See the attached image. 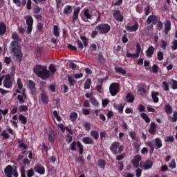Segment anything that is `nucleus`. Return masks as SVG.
Returning a JSON list of instances; mask_svg holds the SVG:
<instances>
[{"instance_id":"nucleus-1","label":"nucleus","mask_w":177,"mask_h":177,"mask_svg":"<svg viewBox=\"0 0 177 177\" xmlns=\"http://www.w3.org/2000/svg\"><path fill=\"white\" fill-rule=\"evenodd\" d=\"M12 38L14 41L10 44V52L12 53L14 57H15L16 62L21 63V60H23V53L21 52V46H20V44H19L20 37H19L17 33H15L12 35Z\"/></svg>"},{"instance_id":"nucleus-2","label":"nucleus","mask_w":177,"mask_h":177,"mask_svg":"<svg viewBox=\"0 0 177 177\" xmlns=\"http://www.w3.org/2000/svg\"><path fill=\"white\" fill-rule=\"evenodd\" d=\"M33 73L41 80H48L50 77V73L46 66L35 65L33 68Z\"/></svg>"},{"instance_id":"nucleus-3","label":"nucleus","mask_w":177,"mask_h":177,"mask_svg":"<svg viewBox=\"0 0 177 177\" xmlns=\"http://www.w3.org/2000/svg\"><path fill=\"white\" fill-rule=\"evenodd\" d=\"M146 145L150 147V154H153V153H154V149L156 150H158V149H161V147H162V141L161 140V138H155L152 141L147 142Z\"/></svg>"},{"instance_id":"nucleus-4","label":"nucleus","mask_w":177,"mask_h":177,"mask_svg":"<svg viewBox=\"0 0 177 177\" xmlns=\"http://www.w3.org/2000/svg\"><path fill=\"white\" fill-rule=\"evenodd\" d=\"M110 150L114 156L121 154L124 151V145H120V142L115 141L111 144Z\"/></svg>"},{"instance_id":"nucleus-5","label":"nucleus","mask_w":177,"mask_h":177,"mask_svg":"<svg viewBox=\"0 0 177 177\" xmlns=\"http://www.w3.org/2000/svg\"><path fill=\"white\" fill-rule=\"evenodd\" d=\"M4 174L6 177H19V173L17 169L15 167L13 169L12 165H9L4 169ZM13 175V176H12Z\"/></svg>"},{"instance_id":"nucleus-6","label":"nucleus","mask_w":177,"mask_h":177,"mask_svg":"<svg viewBox=\"0 0 177 177\" xmlns=\"http://www.w3.org/2000/svg\"><path fill=\"white\" fill-rule=\"evenodd\" d=\"M158 22V17L154 15H149L147 19V24L149 26H147V30H148V31H150V30H151L153 27H154V26L157 24Z\"/></svg>"},{"instance_id":"nucleus-7","label":"nucleus","mask_w":177,"mask_h":177,"mask_svg":"<svg viewBox=\"0 0 177 177\" xmlns=\"http://www.w3.org/2000/svg\"><path fill=\"white\" fill-rule=\"evenodd\" d=\"M95 30H97L101 35L109 34L110 30H111V26L107 24H101L95 27Z\"/></svg>"},{"instance_id":"nucleus-8","label":"nucleus","mask_w":177,"mask_h":177,"mask_svg":"<svg viewBox=\"0 0 177 177\" xmlns=\"http://www.w3.org/2000/svg\"><path fill=\"white\" fill-rule=\"evenodd\" d=\"M24 19H26L28 26L26 33L31 34L32 31V25L34 24V19H32L31 15H26L24 17Z\"/></svg>"},{"instance_id":"nucleus-9","label":"nucleus","mask_w":177,"mask_h":177,"mask_svg":"<svg viewBox=\"0 0 177 177\" xmlns=\"http://www.w3.org/2000/svg\"><path fill=\"white\" fill-rule=\"evenodd\" d=\"M126 30L129 32H136L139 30V22L134 21L129 23L126 26Z\"/></svg>"},{"instance_id":"nucleus-10","label":"nucleus","mask_w":177,"mask_h":177,"mask_svg":"<svg viewBox=\"0 0 177 177\" xmlns=\"http://www.w3.org/2000/svg\"><path fill=\"white\" fill-rule=\"evenodd\" d=\"M118 92H120V84L117 82L111 84L109 86V93L111 96H116Z\"/></svg>"},{"instance_id":"nucleus-11","label":"nucleus","mask_w":177,"mask_h":177,"mask_svg":"<svg viewBox=\"0 0 177 177\" xmlns=\"http://www.w3.org/2000/svg\"><path fill=\"white\" fill-rule=\"evenodd\" d=\"M153 160L148 159L146 161H141L140 163V168H142L145 171H149V169H151L153 168Z\"/></svg>"},{"instance_id":"nucleus-12","label":"nucleus","mask_w":177,"mask_h":177,"mask_svg":"<svg viewBox=\"0 0 177 177\" xmlns=\"http://www.w3.org/2000/svg\"><path fill=\"white\" fill-rule=\"evenodd\" d=\"M3 86L4 88H12L13 86V81L12 80V77L9 75L7 74L5 76V79L3 80Z\"/></svg>"},{"instance_id":"nucleus-13","label":"nucleus","mask_w":177,"mask_h":177,"mask_svg":"<svg viewBox=\"0 0 177 177\" xmlns=\"http://www.w3.org/2000/svg\"><path fill=\"white\" fill-rule=\"evenodd\" d=\"M142 161V156L140 155H136L134 158L131 160V163L132 164L134 168L139 167V162Z\"/></svg>"},{"instance_id":"nucleus-14","label":"nucleus","mask_w":177,"mask_h":177,"mask_svg":"<svg viewBox=\"0 0 177 177\" xmlns=\"http://www.w3.org/2000/svg\"><path fill=\"white\" fill-rule=\"evenodd\" d=\"M34 171L40 175H44L45 174V167L42 165L37 163L34 167Z\"/></svg>"},{"instance_id":"nucleus-15","label":"nucleus","mask_w":177,"mask_h":177,"mask_svg":"<svg viewBox=\"0 0 177 177\" xmlns=\"http://www.w3.org/2000/svg\"><path fill=\"white\" fill-rule=\"evenodd\" d=\"M28 88L30 89L32 95H35L37 88H35V82L32 80H28Z\"/></svg>"},{"instance_id":"nucleus-16","label":"nucleus","mask_w":177,"mask_h":177,"mask_svg":"<svg viewBox=\"0 0 177 177\" xmlns=\"http://www.w3.org/2000/svg\"><path fill=\"white\" fill-rule=\"evenodd\" d=\"M154 50H156V48L153 46H150L145 52L147 57L149 59L153 57V55H154Z\"/></svg>"},{"instance_id":"nucleus-17","label":"nucleus","mask_w":177,"mask_h":177,"mask_svg":"<svg viewBox=\"0 0 177 177\" xmlns=\"http://www.w3.org/2000/svg\"><path fill=\"white\" fill-rule=\"evenodd\" d=\"M84 17L82 18L83 21H88V19L92 20V15L89 12V9H84Z\"/></svg>"},{"instance_id":"nucleus-18","label":"nucleus","mask_w":177,"mask_h":177,"mask_svg":"<svg viewBox=\"0 0 177 177\" xmlns=\"http://www.w3.org/2000/svg\"><path fill=\"white\" fill-rule=\"evenodd\" d=\"M113 17L117 21H124V17L121 15V11L118 10L113 12Z\"/></svg>"},{"instance_id":"nucleus-19","label":"nucleus","mask_w":177,"mask_h":177,"mask_svg":"<svg viewBox=\"0 0 177 177\" xmlns=\"http://www.w3.org/2000/svg\"><path fill=\"white\" fill-rule=\"evenodd\" d=\"M169 31H171V21L166 20L164 28L165 35H168Z\"/></svg>"},{"instance_id":"nucleus-20","label":"nucleus","mask_w":177,"mask_h":177,"mask_svg":"<svg viewBox=\"0 0 177 177\" xmlns=\"http://www.w3.org/2000/svg\"><path fill=\"white\" fill-rule=\"evenodd\" d=\"M41 100L44 104H48V103H49V97L46 95L45 91H43L41 93Z\"/></svg>"},{"instance_id":"nucleus-21","label":"nucleus","mask_w":177,"mask_h":177,"mask_svg":"<svg viewBox=\"0 0 177 177\" xmlns=\"http://www.w3.org/2000/svg\"><path fill=\"white\" fill-rule=\"evenodd\" d=\"M156 132H157V124L152 122L150 124L149 133H151V135H154Z\"/></svg>"},{"instance_id":"nucleus-22","label":"nucleus","mask_w":177,"mask_h":177,"mask_svg":"<svg viewBox=\"0 0 177 177\" xmlns=\"http://www.w3.org/2000/svg\"><path fill=\"white\" fill-rule=\"evenodd\" d=\"M6 33V24L3 22L0 23V37H3Z\"/></svg>"},{"instance_id":"nucleus-23","label":"nucleus","mask_w":177,"mask_h":177,"mask_svg":"<svg viewBox=\"0 0 177 177\" xmlns=\"http://www.w3.org/2000/svg\"><path fill=\"white\" fill-rule=\"evenodd\" d=\"M82 141L84 145H95V141L89 137H84L82 138Z\"/></svg>"},{"instance_id":"nucleus-24","label":"nucleus","mask_w":177,"mask_h":177,"mask_svg":"<svg viewBox=\"0 0 177 177\" xmlns=\"http://www.w3.org/2000/svg\"><path fill=\"white\" fill-rule=\"evenodd\" d=\"M56 136V133L53 130H50L48 132V140L49 142H51V143L55 142V138Z\"/></svg>"},{"instance_id":"nucleus-25","label":"nucleus","mask_w":177,"mask_h":177,"mask_svg":"<svg viewBox=\"0 0 177 177\" xmlns=\"http://www.w3.org/2000/svg\"><path fill=\"white\" fill-rule=\"evenodd\" d=\"M114 69L115 73H117V74H122V75H125V74H127V71H125L122 67L115 66Z\"/></svg>"},{"instance_id":"nucleus-26","label":"nucleus","mask_w":177,"mask_h":177,"mask_svg":"<svg viewBox=\"0 0 177 177\" xmlns=\"http://www.w3.org/2000/svg\"><path fill=\"white\" fill-rule=\"evenodd\" d=\"M80 8H77L74 10L73 12V23H75L77 21V19H78V15L80 14Z\"/></svg>"},{"instance_id":"nucleus-27","label":"nucleus","mask_w":177,"mask_h":177,"mask_svg":"<svg viewBox=\"0 0 177 177\" xmlns=\"http://www.w3.org/2000/svg\"><path fill=\"white\" fill-rule=\"evenodd\" d=\"M126 100L128 103H133V102H135V97L132 93H127L126 95Z\"/></svg>"},{"instance_id":"nucleus-28","label":"nucleus","mask_w":177,"mask_h":177,"mask_svg":"<svg viewBox=\"0 0 177 177\" xmlns=\"http://www.w3.org/2000/svg\"><path fill=\"white\" fill-rule=\"evenodd\" d=\"M158 96H160V93H158V92H153L151 93V97L153 99V102L154 103H158L160 100L158 99Z\"/></svg>"},{"instance_id":"nucleus-29","label":"nucleus","mask_w":177,"mask_h":177,"mask_svg":"<svg viewBox=\"0 0 177 177\" xmlns=\"http://www.w3.org/2000/svg\"><path fill=\"white\" fill-rule=\"evenodd\" d=\"M53 35L56 37V38H59L60 37V32L59 31V26L55 25L53 26Z\"/></svg>"},{"instance_id":"nucleus-30","label":"nucleus","mask_w":177,"mask_h":177,"mask_svg":"<svg viewBox=\"0 0 177 177\" xmlns=\"http://www.w3.org/2000/svg\"><path fill=\"white\" fill-rule=\"evenodd\" d=\"M91 85H92V80L91 79H87L86 82H84V89H90L91 88Z\"/></svg>"},{"instance_id":"nucleus-31","label":"nucleus","mask_w":177,"mask_h":177,"mask_svg":"<svg viewBox=\"0 0 177 177\" xmlns=\"http://www.w3.org/2000/svg\"><path fill=\"white\" fill-rule=\"evenodd\" d=\"M138 92H142V93H146V86L145 84L141 83L138 86Z\"/></svg>"},{"instance_id":"nucleus-32","label":"nucleus","mask_w":177,"mask_h":177,"mask_svg":"<svg viewBox=\"0 0 177 177\" xmlns=\"http://www.w3.org/2000/svg\"><path fill=\"white\" fill-rule=\"evenodd\" d=\"M140 117L145 121V122H147V124H149L151 121L150 118L145 113H140Z\"/></svg>"},{"instance_id":"nucleus-33","label":"nucleus","mask_w":177,"mask_h":177,"mask_svg":"<svg viewBox=\"0 0 177 177\" xmlns=\"http://www.w3.org/2000/svg\"><path fill=\"white\" fill-rule=\"evenodd\" d=\"M77 146L79 148V154L82 156V154H84V145H82L81 142L78 141L77 142Z\"/></svg>"},{"instance_id":"nucleus-34","label":"nucleus","mask_w":177,"mask_h":177,"mask_svg":"<svg viewBox=\"0 0 177 177\" xmlns=\"http://www.w3.org/2000/svg\"><path fill=\"white\" fill-rule=\"evenodd\" d=\"M71 12H73V7H71V6H66L64 8V15H70V13H71Z\"/></svg>"},{"instance_id":"nucleus-35","label":"nucleus","mask_w":177,"mask_h":177,"mask_svg":"<svg viewBox=\"0 0 177 177\" xmlns=\"http://www.w3.org/2000/svg\"><path fill=\"white\" fill-rule=\"evenodd\" d=\"M114 107L120 114L124 113V105L122 104H119L117 106H114Z\"/></svg>"},{"instance_id":"nucleus-36","label":"nucleus","mask_w":177,"mask_h":177,"mask_svg":"<svg viewBox=\"0 0 177 177\" xmlns=\"http://www.w3.org/2000/svg\"><path fill=\"white\" fill-rule=\"evenodd\" d=\"M165 111L167 114H172V106L169 104H167L165 106Z\"/></svg>"},{"instance_id":"nucleus-37","label":"nucleus","mask_w":177,"mask_h":177,"mask_svg":"<svg viewBox=\"0 0 177 177\" xmlns=\"http://www.w3.org/2000/svg\"><path fill=\"white\" fill-rule=\"evenodd\" d=\"M77 118H78V113L76 112H73L70 114V120L74 122V121H77Z\"/></svg>"},{"instance_id":"nucleus-38","label":"nucleus","mask_w":177,"mask_h":177,"mask_svg":"<svg viewBox=\"0 0 177 177\" xmlns=\"http://www.w3.org/2000/svg\"><path fill=\"white\" fill-rule=\"evenodd\" d=\"M90 135L93 138V139H95V140H97V139H99V132H97V131H92Z\"/></svg>"},{"instance_id":"nucleus-39","label":"nucleus","mask_w":177,"mask_h":177,"mask_svg":"<svg viewBox=\"0 0 177 177\" xmlns=\"http://www.w3.org/2000/svg\"><path fill=\"white\" fill-rule=\"evenodd\" d=\"M97 57L99 63H101V64H104V63H106V58H104L103 54L99 53Z\"/></svg>"},{"instance_id":"nucleus-40","label":"nucleus","mask_w":177,"mask_h":177,"mask_svg":"<svg viewBox=\"0 0 177 177\" xmlns=\"http://www.w3.org/2000/svg\"><path fill=\"white\" fill-rule=\"evenodd\" d=\"M169 84L170 85H171V88L173 89H177V81L174 80V79H171L169 81Z\"/></svg>"},{"instance_id":"nucleus-41","label":"nucleus","mask_w":177,"mask_h":177,"mask_svg":"<svg viewBox=\"0 0 177 177\" xmlns=\"http://www.w3.org/2000/svg\"><path fill=\"white\" fill-rule=\"evenodd\" d=\"M19 120L24 125H26L27 124V118H26L24 115L20 114L19 115Z\"/></svg>"},{"instance_id":"nucleus-42","label":"nucleus","mask_w":177,"mask_h":177,"mask_svg":"<svg viewBox=\"0 0 177 177\" xmlns=\"http://www.w3.org/2000/svg\"><path fill=\"white\" fill-rule=\"evenodd\" d=\"M48 70L50 72V74L53 75V74H55L56 71H57V69H56V67H55V65L50 64L48 67Z\"/></svg>"},{"instance_id":"nucleus-43","label":"nucleus","mask_w":177,"mask_h":177,"mask_svg":"<svg viewBox=\"0 0 177 177\" xmlns=\"http://www.w3.org/2000/svg\"><path fill=\"white\" fill-rule=\"evenodd\" d=\"M133 146L134 147V151H136V153H139L140 151V145L138 142H133Z\"/></svg>"},{"instance_id":"nucleus-44","label":"nucleus","mask_w":177,"mask_h":177,"mask_svg":"<svg viewBox=\"0 0 177 177\" xmlns=\"http://www.w3.org/2000/svg\"><path fill=\"white\" fill-rule=\"evenodd\" d=\"M68 81L71 85V86H74L75 85V80L73 78V77L68 75Z\"/></svg>"},{"instance_id":"nucleus-45","label":"nucleus","mask_w":177,"mask_h":177,"mask_svg":"<svg viewBox=\"0 0 177 177\" xmlns=\"http://www.w3.org/2000/svg\"><path fill=\"white\" fill-rule=\"evenodd\" d=\"M167 46H168V42L164 39H162L160 47L162 48V49L165 50L167 49Z\"/></svg>"},{"instance_id":"nucleus-46","label":"nucleus","mask_w":177,"mask_h":177,"mask_svg":"<svg viewBox=\"0 0 177 177\" xmlns=\"http://www.w3.org/2000/svg\"><path fill=\"white\" fill-rule=\"evenodd\" d=\"M70 149L72 150V151H77V141H73L70 145Z\"/></svg>"},{"instance_id":"nucleus-47","label":"nucleus","mask_w":177,"mask_h":177,"mask_svg":"<svg viewBox=\"0 0 177 177\" xmlns=\"http://www.w3.org/2000/svg\"><path fill=\"white\" fill-rule=\"evenodd\" d=\"M140 52H142V47L140 46V44L137 43L136 55H138V57H139V56H140Z\"/></svg>"},{"instance_id":"nucleus-48","label":"nucleus","mask_w":177,"mask_h":177,"mask_svg":"<svg viewBox=\"0 0 177 177\" xmlns=\"http://www.w3.org/2000/svg\"><path fill=\"white\" fill-rule=\"evenodd\" d=\"M19 113H23V111H28V106L27 105H21L19 108Z\"/></svg>"},{"instance_id":"nucleus-49","label":"nucleus","mask_w":177,"mask_h":177,"mask_svg":"<svg viewBox=\"0 0 177 177\" xmlns=\"http://www.w3.org/2000/svg\"><path fill=\"white\" fill-rule=\"evenodd\" d=\"M44 52V48H37L36 49V55L37 57H41L42 56V53Z\"/></svg>"},{"instance_id":"nucleus-50","label":"nucleus","mask_w":177,"mask_h":177,"mask_svg":"<svg viewBox=\"0 0 177 177\" xmlns=\"http://www.w3.org/2000/svg\"><path fill=\"white\" fill-rule=\"evenodd\" d=\"M91 103L93 104V106H95V107H99V101L95 99V97L91 98Z\"/></svg>"},{"instance_id":"nucleus-51","label":"nucleus","mask_w":177,"mask_h":177,"mask_svg":"<svg viewBox=\"0 0 177 177\" xmlns=\"http://www.w3.org/2000/svg\"><path fill=\"white\" fill-rule=\"evenodd\" d=\"M76 44L77 45V48H78V49H80V50H82L84 49V44H82V41H81V40L77 39L76 41Z\"/></svg>"},{"instance_id":"nucleus-52","label":"nucleus","mask_w":177,"mask_h":177,"mask_svg":"<svg viewBox=\"0 0 177 177\" xmlns=\"http://www.w3.org/2000/svg\"><path fill=\"white\" fill-rule=\"evenodd\" d=\"M129 136L133 140H138V136L135 131H129Z\"/></svg>"},{"instance_id":"nucleus-53","label":"nucleus","mask_w":177,"mask_h":177,"mask_svg":"<svg viewBox=\"0 0 177 177\" xmlns=\"http://www.w3.org/2000/svg\"><path fill=\"white\" fill-rule=\"evenodd\" d=\"M127 57H131V59H138V54H132L129 52H127L126 54Z\"/></svg>"},{"instance_id":"nucleus-54","label":"nucleus","mask_w":177,"mask_h":177,"mask_svg":"<svg viewBox=\"0 0 177 177\" xmlns=\"http://www.w3.org/2000/svg\"><path fill=\"white\" fill-rule=\"evenodd\" d=\"M157 57L159 62H162V60H163L164 59V53H162V51L158 52Z\"/></svg>"},{"instance_id":"nucleus-55","label":"nucleus","mask_w":177,"mask_h":177,"mask_svg":"<svg viewBox=\"0 0 177 177\" xmlns=\"http://www.w3.org/2000/svg\"><path fill=\"white\" fill-rule=\"evenodd\" d=\"M162 89L164 91H169V85L167 81L162 82Z\"/></svg>"},{"instance_id":"nucleus-56","label":"nucleus","mask_w":177,"mask_h":177,"mask_svg":"<svg viewBox=\"0 0 177 177\" xmlns=\"http://www.w3.org/2000/svg\"><path fill=\"white\" fill-rule=\"evenodd\" d=\"M1 136H3V139H9V138H10L9 133H6V130H4L1 132Z\"/></svg>"},{"instance_id":"nucleus-57","label":"nucleus","mask_w":177,"mask_h":177,"mask_svg":"<svg viewBox=\"0 0 177 177\" xmlns=\"http://www.w3.org/2000/svg\"><path fill=\"white\" fill-rule=\"evenodd\" d=\"M169 167L171 168V169H175L176 168V162L175 159H173L171 162L169 164Z\"/></svg>"},{"instance_id":"nucleus-58","label":"nucleus","mask_w":177,"mask_h":177,"mask_svg":"<svg viewBox=\"0 0 177 177\" xmlns=\"http://www.w3.org/2000/svg\"><path fill=\"white\" fill-rule=\"evenodd\" d=\"M83 127L86 131H91V123L88 122H84Z\"/></svg>"},{"instance_id":"nucleus-59","label":"nucleus","mask_w":177,"mask_h":177,"mask_svg":"<svg viewBox=\"0 0 177 177\" xmlns=\"http://www.w3.org/2000/svg\"><path fill=\"white\" fill-rule=\"evenodd\" d=\"M17 84L18 89H23V82H21V78L17 79Z\"/></svg>"},{"instance_id":"nucleus-60","label":"nucleus","mask_w":177,"mask_h":177,"mask_svg":"<svg viewBox=\"0 0 177 177\" xmlns=\"http://www.w3.org/2000/svg\"><path fill=\"white\" fill-rule=\"evenodd\" d=\"M98 167H100V168H104L106 167V162L103 160H98Z\"/></svg>"},{"instance_id":"nucleus-61","label":"nucleus","mask_w":177,"mask_h":177,"mask_svg":"<svg viewBox=\"0 0 177 177\" xmlns=\"http://www.w3.org/2000/svg\"><path fill=\"white\" fill-rule=\"evenodd\" d=\"M170 121L171 122H176V121H177V111L174 112L173 117L171 118Z\"/></svg>"},{"instance_id":"nucleus-62","label":"nucleus","mask_w":177,"mask_h":177,"mask_svg":"<svg viewBox=\"0 0 177 177\" xmlns=\"http://www.w3.org/2000/svg\"><path fill=\"white\" fill-rule=\"evenodd\" d=\"M165 142H174V140H175V138H174V136H167L166 138H165Z\"/></svg>"},{"instance_id":"nucleus-63","label":"nucleus","mask_w":177,"mask_h":177,"mask_svg":"<svg viewBox=\"0 0 177 177\" xmlns=\"http://www.w3.org/2000/svg\"><path fill=\"white\" fill-rule=\"evenodd\" d=\"M27 176L28 177L34 176V169H30L27 171Z\"/></svg>"},{"instance_id":"nucleus-64","label":"nucleus","mask_w":177,"mask_h":177,"mask_svg":"<svg viewBox=\"0 0 177 177\" xmlns=\"http://www.w3.org/2000/svg\"><path fill=\"white\" fill-rule=\"evenodd\" d=\"M171 49H173V50H176V49H177V40L176 39L173 41Z\"/></svg>"}]
</instances>
